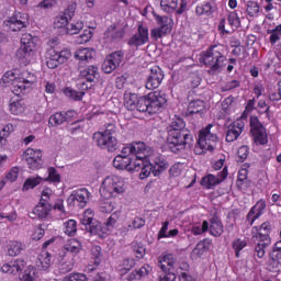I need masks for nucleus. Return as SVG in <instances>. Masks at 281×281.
Masks as SVG:
<instances>
[{
  "label": "nucleus",
  "mask_w": 281,
  "mask_h": 281,
  "mask_svg": "<svg viewBox=\"0 0 281 281\" xmlns=\"http://www.w3.org/2000/svg\"><path fill=\"white\" fill-rule=\"evenodd\" d=\"M167 102L166 94L158 91L149 92L140 98L131 91L124 93V106L127 111H139V113H148V115L161 112Z\"/></svg>",
  "instance_id": "1"
},
{
  "label": "nucleus",
  "mask_w": 281,
  "mask_h": 281,
  "mask_svg": "<svg viewBox=\"0 0 281 281\" xmlns=\"http://www.w3.org/2000/svg\"><path fill=\"white\" fill-rule=\"evenodd\" d=\"M167 142L171 153H179L186 146H192L194 138L191 133L186 130V122L183 119L176 116L170 124L168 131Z\"/></svg>",
  "instance_id": "2"
},
{
  "label": "nucleus",
  "mask_w": 281,
  "mask_h": 281,
  "mask_svg": "<svg viewBox=\"0 0 281 281\" xmlns=\"http://www.w3.org/2000/svg\"><path fill=\"white\" fill-rule=\"evenodd\" d=\"M34 82H36V76L27 70H9L1 78V85L12 87L11 91L14 95L25 93V90L30 89Z\"/></svg>",
  "instance_id": "3"
},
{
  "label": "nucleus",
  "mask_w": 281,
  "mask_h": 281,
  "mask_svg": "<svg viewBox=\"0 0 281 281\" xmlns=\"http://www.w3.org/2000/svg\"><path fill=\"white\" fill-rule=\"evenodd\" d=\"M201 61L209 67L211 74H221L225 69L227 57L225 56V46L213 45L201 54Z\"/></svg>",
  "instance_id": "4"
},
{
  "label": "nucleus",
  "mask_w": 281,
  "mask_h": 281,
  "mask_svg": "<svg viewBox=\"0 0 281 281\" xmlns=\"http://www.w3.org/2000/svg\"><path fill=\"white\" fill-rule=\"evenodd\" d=\"M38 37L30 33H24L21 37V46L16 50L15 56L23 65H30L36 58Z\"/></svg>",
  "instance_id": "5"
},
{
  "label": "nucleus",
  "mask_w": 281,
  "mask_h": 281,
  "mask_svg": "<svg viewBox=\"0 0 281 281\" xmlns=\"http://www.w3.org/2000/svg\"><path fill=\"white\" fill-rule=\"evenodd\" d=\"M216 126L209 124L205 128L200 131L198 144L194 147L195 155H203L205 153H214L218 136H216Z\"/></svg>",
  "instance_id": "6"
},
{
  "label": "nucleus",
  "mask_w": 281,
  "mask_h": 281,
  "mask_svg": "<svg viewBox=\"0 0 281 281\" xmlns=\"http://www.w3.org/2000/svg\"><path fill=\"white\" fill-rule=\"evenodd\" d=\"M126 192V182L120 176L106 177L100 187V194L103 199H117Z\"/></svg>",
  "instance_id": "7"
},
{
  "label": "nucleus",
  "mask_w": 281,
  "mask_h": 281,
  "mask_svg": "<svg viewBox=\"0 0 281 281\" xmlns=\"http://www.w3.org/2000/svg\"><path fill=\"white\" fill-rule=\"evenodd\" d=\"M153 149L146 146V143L143 142L131 143L122 148V155H130V157L134 159V164L138 162V168L140 170L144 164V159H148Z\"/></svg>",
  "instance_id": "8"
},
{
  "label": "nucleus",
  "mask_w": 281,
  "mask_h": 281,
  "mask_svg": "<svg viewBox=\"0 0 281 281\" xmlns=\"http://www.w3.org/2000/svg\"><path fill=\"white\" fill-rule=\"evenodd\" d=\"M250 133L255 144L265 146L269 143V134L267 127L258 120V116H250Z\"/></svg>",
  "instance_id": "9"
},
{
  "label": "nucleus",
  "mask_w": 281,
  "mask_h": 281,
  "mask_svg": "<svg viewBox=\"0 0 281 281\" xmlns=\"http://www.w3.org/2000/svg\"><path fill=\"white\" fill-rule=\"evenodd\" d=\"M92 140L102 150H108V153H115L117 150V138L111 136V133L95 132L92 135Z\"/></svg>",
  "instance_id": "10"
},
{
  "label": "nucleus",
  "mask_w": 281,
  "mask_h": 281,
  "mask_svg": "<svg viewBox=\"0 0 281 281\" xmlns=\"http://www.w3.org/2000/svg\"><path fill=\"white\" fill-rule=\"evenodd\" d=\"M46 66L48 69H56L59 65H65L69 58H71V50L69 48H64L61 50H56V48H50L47 50Z\"/></svg>",
  "instance_id": "11"
},
{
  "label": "nucleus",
  "mask_w": 281,
  "mask_h": 281,
  "mask_svg": "<svg viewBox=\"0 0 281 281\" xmlns=\"http://www.w3.org/2000/svg\"><path fill=\"white\" fill-rule=\"evenodd\" d=\"M139 162H135V159L131 157V155L119 154L113 159V167L116 170H126L127 172H139Z\"/></svg>",
  "instance_id": "12"
},
{
  "label": "nucleus",
  "mask_w": 281,
  "mask_h": 281,
  "mask_svg": "<svg viewBox=\"0 0 281 281\" xmlns=\"http://www.w3.org/2000/svg\"><path fill=\"white\" fill-rule=\"evenodd\" d=\"M27 23H30V16L27 13L22 12H15L4 21L5 27L11 30V32H21V30L27 27Z\"/></svg>",
  "instance_id": "13"
},
{
  "label": "nucleus",
  "mask_w": 281,
  "mask_h": 281,
  "mask_svg": "<svg viewBox=\"0 0 281 281\" xmlns=\"http://www.w3.org/2000/svg\"><path fill=\"white\" fill-rule=\"evenodd\" d=\"M89 199H91V192H89V189H77L68 196V204L74 205V207L82 209L87 206Z\"/></svg>",
  "instance_id": "14"
},
{
  "label": "nucleus",
  "mask_w": 281,
  "mask_h": 281,
  "mask_svg": "<svg viewBox=\"0 0 281 281\" xmlns=\"http://www.w3.org/2000/svg\"><path fill=\"white\" fill-rule=\"evenodd\" d=\"M255 256L262 258L267 254V247L271 245V237L268 234L257 233L252 235Z\"/></svg>",
  "instance_id": "15"
},
{
  "label": "nucleus",
  "mask_w": 281,
  "mask_h": 281,
  "mask_svg": "<svg viewBox=\"0 0 281 281\" xmlns=\"http://www.w3.org/2000/svg\"><path fill=\"white\" fill-rule=\"evenodd\" d=\"M23 157L31 170H38L43 166V150L41 149L27 148Z\"/></svg>",
  "instance_id": "16"
},
{
  "label": "nucleus",
  "mask_w": 281,
  "mask_h": 281,
  "mask_svg": "<svg viewBox=\"0 0 281 281\" xmlns=\"http://www.w3.org/2000/svg\"><path fill=\"white\" fill-rule=\"evenodd\" d=\"M160 7L161 10L168 14H172V12L183 14V12H186V8H188V2L184 0H161Z\"/></svg>",
  "instance_id": "17"
},
{
  "label": "nucleus",
  "mask_w": 281,
  "mask_h": 281,
  "mask_svg": "<svg viewBox=\"0 0 281 281\" xmlns=\"http://www.w3.org/2000/svg\"><path fill=\"white\" fill-rule=\"evenodd\" d=\"M164 82V70L159 66H154L150 69V74L147 77L145 87L149 91L153 89H158V87Z\"/></svg>",
  "instance_id": "18"
},
{
  "label": "nucleus",
  "mask_w": 281,
  "mask_h": 281,
  "mask_svg": "<svg viewBox=\"0 0 281 281\" xmlns=\"http://www.w3.org/2000/svg\"><path fill=\"white\" fill-rule=\"evenodd\" d=\"M123 56L124 55L120 50L110 54L104 59V61L101 66L102 71H104V74H113V71H115L116 67H120Z\"/></svg>",
  "instance_id": "19"
},
{
  "label": "nucleus",
  "mask_w": 281,
  "mask_h": 281,
  "mask_svg": "<svg viewBox=\"0 0 281 281\" xmlns=\"http://www.w3.org/2000/svg\"><path fill=\"white\" fill-rule=\"evenodd\" d=\"M148 27L138 25L137 32L128 40L127 44L130 47H142L148 43Z\"/></svg>",
  "instance_id": "20"
},
{
  "label": "nucleus",
  "mask_w": 281,
  "mask_h": 281,
  "mask_svg": "<svg viewBox=\"0 0 281 281\" xmlns=\"http://www.w3.org/2000/svg\"><path fill=\"white\" fill-rule=\"evenodd\" d=\"M82 250V243L78 239H68L64 247L59 250L58 256L59 258L64 259L67 258L68 254L72 256H77Z\"/></svg>",
  "instance_id": "21"
},
{
  "label": "nucleus",
  "mask_w": 281,
  "mask_h": 281,
  "mask_svg": "<svg viewBox=\"0 0 281 281\" xmlns=\"http://www.w3.org/2000/svg\"><path fill=\"white\" fill-rule=\"evenodd\" d=\"M265 210H267V202L259 200L248 212L246 223L250 226L254 225V223L265 214Z\"/></svg>",
  "instance_id": "22"
},
{
  "label": "nucleus",
  "mask_w": 281,
  "mask_h": 281,
  "mask_svg": "<svg viewBox=\"0 0 281 281\" xmlns=\"http://www.w3.org/2000/svg\"><path fill=\"white\" fill-rule=\"evenodd\" d=\"M76 117V111L69 110L67 112H56L55 114L50 115L48 120L49 126H60L65 124V122H71Z\"/></svg>",
  "instance_id": "23"
},
{
  "label": "nucleus",
  "mask_w": 281,
  "mask_h": 281,
  "mask_svg": "<svg viewBox=\"0 0 281 281\" xmlns=\"http://www.w3.org/2000/svg\"><path fill=\"white\" fill-rule=\"evenodd\" d=\"M225 179H227V167H225L220 173L218 176H214V175H207L202 179L201 184L204 188H207V190H211V188H214L216 186H218V183H223V181H225Z\"/></svg>",
  "instance_id": "24"
},
{
  "label": "nucleus",
  "mask_w": 281,
  "mask_h": 281,
  "mask_svg": "<svg viewBox=\"0 0 281 281\" xmlns=\"http://www.w3.org/2000/svg\"><path fill=\"white\" fill-rule=\"evenodd\" d=\"M245 128V122L243 120H237L233 124L228 125L226 131V142H236L238 137L243 134Z\"/></svg>",
  "instance_id": "25"
},
{
  "label": "nucleus",
  "mask_w": 281,
  "mask_h": 281,
  "mask_svg": "<svg viewBox=\"0 0 281 281\" xmlns=\"http://www.w3.org/2000/svg\"><path fill=\"white\" fill-rule=\"evenodd\" d=\"M153 165V175L154 177H159L164 170L168 169V161L161 155L150 156L149 162Z\"/></svg>",
  "instance_id": "26"
},
{
  "label": "nucleus",
  "mask_w": 281,
  "mask_h": 281,
  "mask_svg": "<svg viewBox=\"0 0 281 281\" xmlns=\"http://www.w3.org/2000/svg\"><path fill=\"white\" fill-rule=\"evenodd\" d=\"M22 269H25V260L23 259L12 260L1 267L2 273H11L13 276H16V273H21Z\"/></svg>",
  "instance_id": "27"
},
{
  "label": "nucleus",
  "mask_w": 281,
  "mask_h": 281,
  "mask_svg": "<svg viewBox=\"0 0 281 281\" xmlns=\"http://www.w3.org/2000/svg\"><path fill=\"white\" fill-rule=\"evenodd\" d=\"M177 265V257L172 254H166L158 258V267L165 273L172 271V268Z\"/></svg>",
  "instance_id": "28"
},
{
  "label": "nucleus",
  "mask_w": 281,
  "mask_h": 281,
  "mask_svg": "<svg viewBox=\"0 0 281 281\" xmlns=\"http://www.w3.org/2000/svg\"><path fill=\"white\" fill-rule=\"evenodd\" d=\"M79 74L80 78H83L87 82H93L99 76L98 66L79 67Z\"/></svg>",
  "instance_id": "29"
},
{
  "label": "nucleus",
  "mask_w": 281,
  "mask_h": 281,
  "mask_svg": "<svg viewBox=\"0 0 281 281\" xmlns=\"http://www.w3.org/2000/svg\"><path fill=\"white\" fill-rule=\"evenodd\" d=\"M74 56L79 63H89L95 56V50L92 48H79Z\"/></svg>",
  "instance_id": "30"
},
{
  "label": "nucleus",
  "mask_w": 281,
  "mask_h": 281,
  "mask_svg": "<svg viewBox=\"0 0 281 281\" xmlns=\"http://www.w3.org/2000/svg\"><path fill=\"white\" fill-rule=\"evenodd\" d=\"M196 16H212L214 14V3L210 1L202 2L195 7Z\"/></svg>",
  "instance_id": "31"
},
{
  "label": "nucleus",
  "mask_w": 281,
  "mask_h": 281,
  "mask_svg": "<svg viewBox=\"0 0 281 281\" xmlns=\"http://www.w3.org/2000/svg\"><path fill=\"white\" fill-rule=\"evenodd\" d=\"M124 27L116 26L115 24L110 25L105 32L106 38H111V41H121V38H124Z\"/></svg>",
  "instance_id": "32"
},
{
  "label": "nucleus",
  "mask_w": 281,
  "mask_h": 281,
  "mask_svg": "<svg viewBox=\"0 0 281 281\" xmlns=\"http://www.w3.org/2000/svg\"><path fill=\"white\" fill-rule=\"evenodd\" d=\"M9 111L12 115H23V113H25V102L21 99H11L9 102Z\"/></svg>",
  "instance_id": "33"
},
{
  "label": "nucleus",
  "mask_w": 281,
  "mask_h": 281,
  "mask_svg": "<svg viewBox=\"0 0 281 281\" xmlns=\"http://www.w3.org/2000/svg\"><path fill=\"white\" fill-rule=\"evenodd\" d=\"M52 212V204L49 202H40L34 209L33 214L40 218H47Z\"/></svg>",
  "instance_id": "34"
},
{
  "label": "nucleus",
  "mask_w": 281,
  "mask_h": 281,
  "mask_svg": "<svg viewBox=\"0 0 281 281\" xmlns=\"http://www.w3.org/2000/svg\"><path fill=\"white\" fill-rule=\"evenodd\" d=\"M25 250V245L21 241L12 240L7 246L8 255L11 257L20 256Z\"/></svg>",
  "instance_id": "35"
},
{
  "label": "nucleus",
  "mask_w": 281,
  "mask_h": 281,
  "mask_svg": "<svg viewBox=\"0 0 281 281\" xmlns=\"http://www.w3.org/2000/svg\"><path fill=\"white\" fill-rule=\"evenodd\" d=\"M40 273L38 269L34 266H29L25 270L22 277L20 278V281H38Z\"/></svg>",
  "instance_id": "36"
},
{
  "label": "nucleus",
  "mask_w": 281,
  "mask_h": 281,
  "mask_svg": "<svg viewBox=\"0 0 281 281\" xmlns=\"http://www.w3.org/2000/svg\"><path fill=\"white\" fill-rule=\"evenodd\" d=\"M37 267H41L43 271H47L52 267V255L47 251H43L38 256Z\"/></svg>",
  "instance_id": "37"
},
{
  "label": "nucleus",
  "mask_w": 281,
  "mask_h": 281,
  "mask_svg": "<svg viewBox=\"0 0 281 281\" xmlns=\"http://www.w3.org/2000/svg\"><path fill=\"white\" fill-rule=\"evenodd\" d=\"M203 111H205V103L202 100H194L189 103V115H194V113H203Z\"/></svg>",
  "instance_id": "38"
},
{
  "label": "nucleus",
  "mask_w": 281,
  "mask_h": 281,
  "mask_svg": "<svg viewBox=\"0 0 281 281\" xmlns=\"http://www.w3.org/2000/svg\"><path fill=\"white\" fill-rule=\"evenodd\" d=\"M133 267H135V259L127 258V259H124L122 265L117 267V271L120 276H126L127 271H131Z\"/></svg>",
  "instance_id": "39"
},
{
  "label": "nucleus",
  "mask_w": 281,
  "mask_h": 281,
  "mask_svg": "<svg viewBox=\"0 0 281 281\" xmlns=\"http://www.w3.org/2000/svg\"><path fill=\"white\" fill-rule=\"evenodd\" d=\"M209 229L211 236H221L223 234V223L218 218H212Z\"/></svg>",
  "instance_id": "40"
},
{
  "label": "nucleus",
  "mask_w": 281,
  "mask_h": 281,
  "mask_svg": "<svg viewBox=\"0 0 281 281\" xmlns=\"http://www.w3.org/2000/svg\"><path fill=\"white\" fill-rule=\"evenodd\" d=\"M76 232H78V222H76V220L64 222V233L67 234V236H76Z\"/></svg>",
  "instance_id": "41"
},
{
  "label": "nucleus",
  "mask_w": 281,
  "mask_h": 281,
  "mask_svg": "<svg viewBox=\"0 0 281 281\" xmlns=\"http://www.w3.org/2000/svg\"><path fill=\"white\" fill-rule=\"evenodd\" d=\"M120 218H122V212H120V211L113 212L110 215V217L104 223L108 232H111V229H113V227H115V225H117V221H120Z\"/></svg>",
  "instance_id": "42"
},
{
  "label": "nucleus",
  "mask_w": 281,
  "mask_h": 281,
  "mask_svg": "<svg viewBox=\"0 0 281 281\" xmlns=\"http://www.w3.org/2000/svg\"><path fill=\"white\" fill-rule=\"evenodd\" d=\"M68 23L69 20H67V16L60 14L55 18L54 27L55 30H63L61 34H65V30H67Z\"/></svg>",
  "instance_id": "43"
},
{
  "label": "nucleus",
  "mask_w": 281,
  "mask_h": 281,
  "mask_svg": "<svg viewBox=\"0 0 281 281\" xmlns=\"http://www.w3.org/2000/svg\"><path fill=\"white\" fill-rule=\"evenodd\" d=\"M85 27V23L82 21H78L76 23H71L68 25L67 29H65V34H70V36H74V34H79V32Z\"/></svg>",
  "instance_id": "44"
},
{
  "label": "nucleus",
  "mask_w": 281,
  "mask_h": 281,
  "mask_svg": "<svg viewBox=\"0 0 281 281\" xmlns=\"http://www.w3.org/2000/svg\"><path fill=\"white\" fill-rule=\"evenodd\" d=\"M267 34H270L271 45H276L281 38V24L277 25L274 29L268 30Z\"/></svg>",
  "instance_id": "45"
},
{
  "label": "nucleus",
  "mask_w": 281,
  "mask_h": 281,
  "mask_svg": "<svg viewBox=\"0 0 281 281\" xmlns=\"http://www.w3.org/2000/svg\"><path fill=\"white\" fill-rule=\"evenodd\" d=\"M140 179H147V177H150V172H153L154 168L149 160L144 159V164L140 165Z\"/></svg>",
  "instance_id": "46"
},
{
  "label": "nucleus",
  "mask_w": 281,
  "mask_h": 281,
  "mask_svg": "<svg viewBox=\"0 0 281 281\" xmlns=\"http://www.w3.org/2000/svg\"><path fill=\"white\" fill-rule=\"evenodd\" d=\"M41 181H43V178L41 177H31L25 180L23 184V190L26 192L27 190H33V188H36V186H40Z\"/></svg>",
  "instance_id": "47"
},
{
  "label": "nucleus",
  "mask_w": 281,
  "mask_h": 281,
  "mask_svg": "<svg viewBox=\"0 0 281 281\" xmlns=\"http://www.w3.org/2000/svg\"><path fill=\"white\" fill-rule=\"evenodd\" d=\"M10 133H14V125L12 123L7 124L0 132V144L5 145V139L10 137Z\"/></svg>",
  "instance_id": "48"
},
{
  "label": "nucleus",
  "mask_w": 281,
  "mask_h": 281,
  "mask_svg": "<svg viewBox=\"0 0 281 281\" xmlns=\"http://www.w3.org/2000/svg\"><path fill=\"white\" fill-rule=\"evenodd\" d=\"M246 12L248 16H258L260 12V5L256 1H248Z\"/></svg>",
  "instance_id": "49"
},
{
  "label": "nucleus",
  "mask_w": 281,
  "mask_h": 281,
  "mask_svg": "<svg viewBox=\"0 0 281 281\" xmlns=\"http://www.w3.org/2000/svg\"><path fill=\"white\" fill-rule=\"evenodd\" d=\"M64 93L65 95H67V98H70V100H76V101H80L85 97V92H78L71 88H65Z\"/></svg>",
  "instance_id": "50"
},
{
  "label": "nucleus",
  "mask_w": 281,
  "mask_h": 281,
  "mask_svg": "<svg viewBox=\"0 0 281 281\" xmlns=\"http://www.w3.org/2000/svg\"><path fill=\"white\" fill-rule=\"evenodd\" d=\"M93 216H95V214L93 213V210L87 209L80 217L81 224L91 225V223H93Z\"/></svg>",
  "instance_id": "51"
},
{
  "label": "nucleus",
  "mask_w": 281,
  "mask_h": 281,
  "mask_svg": "<svg viewBox=\"0 0 281 281\" xmlns=\"http://www.w3.org/2000/svg\"><path fill=\"white\" fill-rule=\"evenodd\" d=\"M157 22L159 23V29L160 31L164 32V34H168V32H170V18L168 16H158L157 18Z\"/></svg>",
  "instance_id": "52"
},
{
  "label": "nucleus",
  "mask_w": 281,
  "mask_h": 281,
  "mask_svg": "<svg viewBox=\"0 0 281 281\" xmlns=\"http://www.w3.org/2000/svg\"><path fill=\"white\" fill-rule=\"evenodd\" d=\"M247 247V240L237 238L233 241V249L238 258L240 256V251Z\"/></svg>",
  "instance_id": "53"
},
{
  "label": "nucleus",
  "mask_w": 281,
  "mask_h": 281,
  "mask_svg": "<svg viewBox=\"0 0 281 281\" xmlns=\"http://www.w3.org/2000/svg\"><path fill=\"white\" fill-rule=\"evenodd\" d=\"M268 269L272 271V273H278L281 271V262L277 257H271L268 261Z\"/></svg>",
  "instance_id": "54"
},
{
  "label": "nucleus",
  "mask_w": 281,
  "mask_h": 281,
  "mask_svg": "<svg viewBox=\"0 0 281 281\" xmlns=\"http://www.w3.org/2000/svg\"><path fill=\"white\" fill-rule=\"evenodd\" d=\"M207 229H210V224L207 223V221H204L202 225L201 224L194 225L191 232L192 234H194V236H200V234H205Z\"/></svg>",
  "instance_id": "55"
},
{
  "label": "nucleus",
  "mask_w": 281,
  "mask_h": 281,
  "mask_svg": "<svg viewBox=\"0 0 281 281\" xmlns=\"http://www.w3.org/2000/svg\"><path fill=\"white\" fill-rule=\"evenodd\" d=\"M64 281H89V279L85 273L75 272V273L67 274L64 278Z\"/></svg>",
  "instance_id": "56"
},
{
  "label": "nucleus",
  "mask_w": 281,
  "mask_h": 281,
  "mask_svg": "<svg viewBox=\"0 0 281 281\" xmlns=\"http://www.w3.org/2000/svg\"><path fill=\"white\" fill-rule=\"evenodd\" d=\"M228 24L232 25V27H238L240 25V18L238 16V12L232 11L228 13L227 16Z\"/></svg>",
  "instance_id": "57"
},
{
  "label": "nucleus",
  "mask_w": 281,
  "mask_h": 281,
  "mask_svg": "<svg viewBox=\"0 0 281 281\" xmlns=\"http://www.w3.org/2000/svg\"><path fill=\"white\" fill-rule=\"evenodd\" d=\"M19 172H20L19 167H12L5 175V178H4L5 181H9L10 183H14V181L19 179Z\"/></svg>",
  "instance_id": "58"
},
{
  "label": "nucleus",
  "mask_w": 281,
  "mask_h": 281,
  "mask_svg": "<svg viewBox=\"0 0 281 281\" xmlns=\"http://www.w3.org/2000/svg\"><path fill=\"white\" fill-rule=\"evenodd\" d=\"M48 177L45 179V181H52L53 183H58L60 181V175H58V171H56V168L49 167L47 169Z\"/></svg>",
  "instance_id": "59"
},
{
  "label": "nucleus",
  "mask_w": 281,
  "mask_h": 281,
  "mask_svg": "<svg viewBox=\"0 0 281 281\" xmlns=\"http://www.w3.org/2000/svg\"><path fill=\"white\" fill-rule=\"evenodd\" d=\"M91 32L89 30H85L82 32V34H80L77 38H76V43L78 45H85V43H89V41H91Z\"/></svg>",
  "instance_id": "60"
},
{
  "label": "nucleus",
  "mask_w": 281,
  "mask_h": 281,
  "mask_svg": "<svg viewBox=\"0 0 281 281\" xmlns=\"http://www.w3.org/2000/svg\"><path fill=\"white\" fill-rule=\"evenodd\" d=\"M91 254L94 259V265H100V262H102V248L100 246H93Z\"/></svg>",
  "instance_id": "61"
},
{
  "label": "nucleus",
  "mask_w": 281,
  "mask_h": 281,
  "mask_svg": "<svg viewBox=\"0 0 281 281\" xmlns=\"http://www.w3.org/2000/svg\"><path fill=\"white\" fill-rule=\"evenodd\" d=\"M207 240L200 241L192 251L193 256H203L207 250Z\"/></svg>",
  "instance_id": "62"
},
{
  "label": "nucleus",
  "mask_w": 281,
  "mask_h": 281,
  "mask_svg": "<svg viewBox=\"0 0 281 281\" xmlns=\"http://www.w3.org/2000/svg\"><path fill=\"white\" fill-rule=\"evenodd\" d=\"M146 225V221L142 217H134L132 222L130 223V229H142Z\"/></svg>",
  "instance_id": "63"
},
{
  "label": "nucleus",
  "mask_w": 281,
  "mask_h": 281,
  "mask_svg": "<svg viewBox=\"0 0 281 281\" xmlns=\"http://www.w3.org/2000/svg\"><path fill=\"white\" fill-rule=\"evenodd\" d=\"M133 251L136 256V258L142 259L144 256H146V248L138 243L133 244Z\"/></svg>",
  "instance_id": "64"
}]
</instances>
